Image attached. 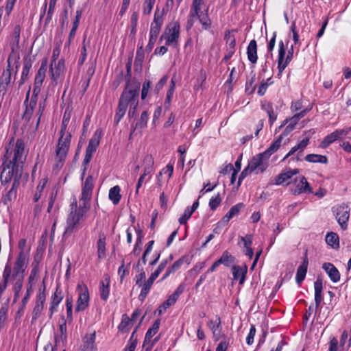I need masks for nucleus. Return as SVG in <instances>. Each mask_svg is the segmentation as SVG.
<instances>
[{
  "instance_id": "f257e3e1",
  "label": "nucleus",
  "mask_w": 351,
  "mask_h": 351,
  "mask_svg": "<svg viewBox=\"0 0 351 351\" xmlns=\"http://www.w3.org/2000/svg\"><path fill=\"white\" fill-rule=\"evenodd\" d=\"M27 154V150L21 139H18L16 142L11 141L9 143L0 167L2 183L6 184L12 179L15 182L19 180L23 173Z\"/></svg>"
},
{
  "instance_id": "f03ea898",
  "label": "nucleus",
  "mask_w": 351,
  "mask_h": 351,
  "mask_svg": "<svg viewBox=\"0 0 351 351\" xmlns=\"http://www.w3.org/2000/svg\"><path fill=\"white\" fill-rule=\"evenodd\" d=\"M141 84L136 81L128 82L121 93L117 112L114 116V121L118 124L125 114L128 107L138 103V95Z\"/></svg>"
},
{
  "instance_id": "7ed1b4c3",
  "label": "nucleus",
  "mask_w": 351,
  "mask_h": 351,
  "mask_svg": "<svg viewBox=\"0 0 351 351\" xmlns=\"http://www.w3.org/2000/svg\"><path fill=\"white\" fill-rule=\"evenodd\" d=\"M90 209V205H86L80 202L77 206L75 200L71 204L70 213L66 219V226L63 236H70L74 232L82 227V222L86 218V215Z\"/></svg>"
},
{
  "instance_id": "20e7f679",
  "label": "nucleus",
  "mask_w": 351,
  "mask_h": 351,
  "mask_svg": "<svg viewBox=\"0 0 351 351\" xmlns=\"http://www.w3.org/2000/svg\"><path fill=\"white\" fill-rule=\"evenodd\" d=\"M29 90L27 93L26 99L24 102L26 106L25 110L23 115V120L29 124L30 129L36 130L38 128L41 117L45 109V99L40 101L38 104V108L34 114V108L37 104L38 97L32 95L28 103Z\"/></svg>"
},
{
  "instance_id": "39448f33",
  "label": "nucleus",
  "mask_w": 351,
  "mask_h": 351,
  "mask_svg": "<svg viewBox=\"0 0 351 351\" xmlns=\"http://www.w3.org/2000/svg\"><path fill=\"white\" fill-rule=\"evenodd\" d=\"M71 139V134L70 133H66V134L64 135H60L58 138L55 157L56 162V165L57 167H61L66 159L70 148Z\"/></svg>"
},
{
  "instance_id": "423d86ee",
  "label": "nucleus",
  "mask_w": 351,
  "mask_h": 351,
  "mask_svg": "<svg viewBox=\"0 0 351 351\" xmlns=\"http://www.w3.org/2000/svg\"><path fill=\"white\" fill-rule=\"evenodd\" d=\"M293 46L291 45L290 49H288L286 58V48L284 42L280 40L278 43V74L277 76L280 78L285 68L288 66L289 62L292 60L293 57Z\"/></svg>"
},
{
  "instance_id": "0eeeda50",
  "label": "nucleus",
  "mask_w": 351,
  "mask_h": 351,
  "mask_svg": "<svg viewBox=\"0 0 351 351\" xmlns=\"http://www.w3.org/2000/svg\"><path fill=\"white\" fill-rule=\"evenodd\" d=\"M180 36V24L178 21L171 23L160 37V40H165L167 45L176 47L178 45Z\"/></svg>"
},
{
  "instance_id": "6e6552de",
  "label": "nucleus",
  "mask_w": 351,
  "mask_h": 351,
  "mask_svg": "<svg viewBox=\"0 0 351 351\" xmlns=\"http://www.w3.org/2000/svg\"><path fill=\"white\" fill-rule=\"evenodd\" d=\"M19 66V62H16L14 64H12V63L9 64V60H7L6 69L3 70L1 75L0 76V93H2L3 94H5L8 86L12 82V73H14L16 75L18 72Z\"/></svg>"
},
{
  "instance_id": "1a4fd4ad",
  "label": "nucleus",
  "mask_w": 351,
  "mask_h": 351,
  "mask_svg": "<svg viewBox=\"0 0 351 351\" xmlns=\"http://www.w3.org/2000/svg\"><path fill=\"white\" fill-rule=\"evenodd\" d=\"M101 132L97 130L93 134V137L89 141L88 145L86 149V155L84 159V168L82 173V178L83 179L85 176L86 170V165L89 163L91 160L93 153L96 151L97 147L99 145Z\"/></svg>"
},
{
  "instance_id": "9d476101",
  "label": "nucleus",
  "mask_w": 351,
  "mask_h": 351,
  "mask_svg": "<svg viewBox=\"0 0 351 351\" xmlns=\"http://www.w3.org/2000/svg\"><path fill=\"white\" fill-rule=\"evenodd\" d=\"M332 211L341 229L343 230H346L348 228V221L350 218V208L349 206L343 204L332 208Z\"/></svg>"
},
{
  "instance_id": "9b49d317",
  "label": "nucleus",
  "mask_w": 351,
  "mask_h": 351,
  "mask_svg": "<svg viewBox=\"0 0 351 351\" xmlns=\"http://www.w3.org/2000/svg\"><path fill=\"white\" fill-rule=\"evenodd\" d=\"M162 23V14L156 10L154 14V20L151 23L149 45L152 46L156 41Z\"/></svg>"
},
{
  "instance_id": "f8f14e48",
  "label": "nucleus",
  "mask_w": 351,
  "mask_h": 351,
  "mask_svg": "<svg viewBox=\"0 0 351 351\" xmlns=\"http://www.w3.org/2000/svg\"><path fill=\"white\" fill-rule=\"evenodd\" d=\"M47 70V59L45 58L42 60L40 67L35 76L33 93L32 95L38 97L40 92L41 86L45 78Z\"/></svg>"
},
{
  "instance_id": "ddd939ff",
  "label": "nucleus",
  "mask_w": 351,
  "mask_h": 351,
  "mask_svg": "<svg viewBox=\"0 0 351 351\" xmlns=\"http://www.w3.org/2000/svg\"><path fill=\"white\" fill-rule=\"evenodd\" d=\"M167 265V261L162 262L157 269L152 274L150 277L147 279V280L143 284V288L141 289V293L139 295V299L141 300H144V299L147 297L151 287L152 286L154 281L158 276L160 272L165 269Z\"/></svg>"
},
{
  "instance_id": "4468645a",
  "label": "nucleus",
  "mask_w": 351,
  "mask_h": 351,
  "mask_svg": "<svg viewBox=\"0 0 351 351\" xmlns=\"http://www.w3.org/2000/svg\"><path fill=\"white\" fill-rule=\"evenodd\" d=\"M46 300L45 285L40 288L36 295V304L32 311V318L36 319L41 315Z\"/></svg>"
},
{
  "instance_id": "2eb2a0df",
  "label": "nucleus",
  "mask_w": 351,
  "mask_h": 351,
  "mask_svg": "<svg viewBox=\"0 0 351 351\" xmlns=\"http://www.w3.org/2000/svg\"><path fill=\"white\" fill-rule=\"evenodd\" d=\"M185 289V286L183 284L180 285L173 293L170 295L167 300L165 301L159 307H158V313L161 315L163 312H165L169 307L173 305L176 301L178 300L180 295L184 292Z\"/></svg>"
},
{
  "instance_id": "dca6fc26",
  "label": "nucleus",
  "mask_w": 351,
  "mask_h": 351,
  "mask_svg": "<svg viewBox=\"0 0 351 351\" xmlns=\"http://www.w3.org/2000/svg\"><path fill=\"white\" fill-rule=\"evenodd\" d=\"M267 161L263 154L259 153L252 157L247 167L250 169V171L258 170L263 172L267 167Z\"/></svg>"
},
{
  "instance_id": "f3484780",
  "label": "nucleus",
  "mask_w": 351,
  "mask_h": 351,
  "mask_svg": "<svg viewBox=\"0 0 351 351\" xmlns=\"http://www.w3.org/2000/svg\"><path fill=\"white\" fill-rule=\"evenodd\" d=\"M93 189V177L92 175L88 176L82 187V197L80 202L86 205H90V199L91 198Z\"/></svg>"
},
{
  "instance_id": "a211bd4d",
  "label": "nucleus",
  "mask_w": 351,
  "mask_h": 351,
  "mask_svg": "<svg viewBox=\"0 0 351 351\" xmlns=\"http://www.w3.org/2000/svg\"><path fill=\"white\" fill-rule=\"evenodd\" d=\"M348 131L346 130L337 129L332 133L326 135L319 143V147L322 149L327 148L330 144L337 141L341 136H346Z\"/></svg>"
},
{
  "instance_id": "6ab92c4d",
  "label": "nucleus",
  "mask_w": 351,
  "mask_h": 351,
  "mask_svg": "<svg viewBox=\"0 0 351 351\" xmlns=\"http://www.w3.org/2000/svg\"><path fill=\"white\" fill-rule=\"evenodd\" d=\"M77 289H80L81 291L77 300L75 311H84L88 306L89 293L86 286L78 285Z\"/></svg>"
},
{
  "instance_id": "aec40b11",
  "label": "nucleus",
  "mask_w": 351,
  "mask_h": 351,
  "mask_svg": "<svg viewBox=\"0 0 351 351\" xmlns=\"http://www.w3.org/2000/svg\"><path fill=\"white\" fill-rule=\"evenodd\" d=\"M65 71L64 60L61 58L58 62H51L49 73L53 81L57 80L62 77Z\"/></svg>"
},
{
  "instance_id": "412c9836",
  "label": "nucleus",
  "mask_w": 351,
  "mask_h": 351,
  "mask_svg": "<svg viewBox=\"0 0 351 351\" xmlns=\"http://www.w3.org/2000/svg\"><path fill=\"white\" fill-rule=\"evenodd\" d=\"M29 263V258H26L23 254H18L13 267L10 265L12 272L25 278V269Z\"/></svg>"
},
{
  "instance_id": "4be33fe9",
  "label": "nucleus",
  "mask_w": 351,
  "mask_h": 351,
  "mask_svg": "<svg viewBox=\"0 0 351 351\" xmlns=\"http://www.w3.org/2000/svg\"><path fill=\"white\" fill-rule=\"evenodd\" d=\"M19 40L20 38H9V46L11 50L8 58L9 64L12 63V64H14L16 62H19Z\"/></svg>"
},
{
  "instance_id": "5701e85b",
  "label": "nucleus",
  "mask_w": 351,
  "mask_h": 351,
  "mask_svg": "<svg viewBox=\"0 0 351 351\" xmlns=\"http://www.w3.org/2000/svg\"><path fill=\"white\" fill-rule=\"evenodd\" d=\"M308 266V252L307 250L305 251L304 254L303 261L301 265L298 267L296 276H295V281L298 285H301L302 282L306 278V275L307 273Z\"/></svg>"
},
{
  "instance_id": "b1692460",
  "label": "nucleus",
  "mask_w": 351,
  "mask_h": 351,
  "mask_svg": "<svg viewBox=\"0 0 351 351\" xmlns=\"http://www.w3.org/2000/svg\"><path fill=\"white\" fill-rule=\"evenodd\" d=\"M64 298V294L62 291L58 287L51 296V302L50 303V307L49 308V317H52L53 313L58 311V307L60 303L62 301Z\"/></svg>"
},
{
  "instance_id": "393cba45",
  "label": "nucleus",
  "mask_w": 351,
  "mask_h": 351,
  "mask_svg": "<svg viewBox=\"0 0 351 351\" xmlns=\"http://www.w3.org/2000/svg\"><path fill=\"white\" fill-rule=\"evenodd\" d=\"M197 19H199L200 23L202 24V26L204 29L208 28V27L210 25V22L206 16V14H197L191 11L189 14V19H188L186 24L187 29H189L193 27L194 22Z\"/></svg>"
},
{
  "instance_id": "a878e982",
  "label": "nucleus",
  "mask_w": 351,
  "mask_h": 351,
  "mask_svg": "<svg viewBox=\"0 0 351 351\" xmlns=\"http://www.w3.org/2000/svg\"><path fill=\"white\" fill-rule=\"evenodd\" d=\"M299 173L298 169H289V170L282 172L279 173L275 178V184L276 185H280L287 182V184H289L290 182H288L289 179H291L294 175H296Z\"/></svg>"
},
{
  "instance_id": "bb28decb",
  "label": "nucleus",
  "mask_w": 351,
  "mask_h": 351,
  "mask_svg": "<svg viewBox=\"0 0 351 351\" xmlns=\"http://www.w3.org/2000/svg\"><path fill=\"white\" fill-rule=\"evenodd\" d=\"M322 268L326 272L332 282H337L339 281L340 273L333 264L325 263L323 264Z\"/></svg>"
},
{
  "instance_id": "cd10ccee",
  "label": "nucleus",
  "mask_w": 351,
  "mask_h": 351,
  "mask_svg": "<svg viewBox=\"0 0 351 351\" xmlns=\"http://www.w3.org/2000/svg\"><path fill=\"white\" fill-rule=\"evenodd\" d=\"M314 289H315V308H318L324 300V297L322 295L323 291V282L322 279L317 278L314 282Z\"/></svg>"
},
{
  "instance_id": "c85d7f7f",
  "label": "nucleus",
  "mask_w": 351,
  "mask_h": 351,
  "mask_svg": "<svg viewBox=\"0 0 351 351\" xmlns=\"http://www.w3.org/2000/svg\"><path fill=\"white\" fill-rule=\"evenodd\" d=\"M247 56L252 64H256L258 60L257 43L256 40H250L247 47Z\"/></svg>"
},
{
  "instance_id": "c756f323",
  "label": "nucleus",
  "mask_w": 351,
  "mask_h": 351,
  "mask_svg": "<svg viewBox=\"0 0 351 351\" xmlns=\"http://www.w3.org/2000/svg\"><path fill=\"white\" fill-rule=\"evenodd\" d=\"M96 335L95 332L90 335H86L84 339V343L82 346L83 351H96L97 347L95 346Z\"/></svg>"
},
{
  "instance_id": "7c9ffc66",
  "label": "nucleus",
  "mask_w": 351,
  "mask_h": 351,
  "mask_svg": "<svg viewBox=\"0 0 351 351\" xmlns=\"http://www.w3.org/2000/svg\"><path fill=\"white\" fill-rule=\"evenodd\" d=\"M309 138L306 137L302 141H300L296 145L293 147L291 150L285 155V156L282 158V161H285L289 157L294 154L297 151H300V153H302L304 149L306 147V146L309 143Z\"/></svg>"
},
{
  "instance_id": "2f4dec72",
  "label": "nucleus",
  "mask_w": 351,
  "mask_h": 351,
  "mask_svg": "<svg viewBox=\"0 0 351 351\" xmlns=\"http://www.w3.org/2000/svg\"><path fill=\"white\" fill-rule=\"evenodd\" d=\"M232 272L233 275V279L235 280L239 279V284L243 285L245 282V276L247 274V267L245 266L243 269L239 266L232 265Z\"/></svg>"
},
{
  "instance_id": "473e14b6",
  "label": "nucleus",
  "mask_w": 351,
  "mask_h": 351,
  "mask_svg": "<svg viewBox=\"0 0 351 351\" xmlns=\"http://www.w3.org/2000/svg\"><path fill=\"white\" fill-rule=\"evenodd\" d=\"M282 136L280 135L276 139H275L269 147L262 154L265 156V160H267L271 155L274 154L281 146Z\"/></svg>"
},
{
  "instance_id": "72a5a7b5",
  "label": "nucleus",
  "mask_w": 351,
  "mask_h": 351,
  "mask_svg": "<svg viewBox=\"0 0 351 351\" xmlns=\"http://www.w3.org/2000/svg\"><path fill=\"white\" fill-rule=\"evenodd\" d=\"M32 66V61L30 58L25 57L24 58L23 66L21 72V77L19 83L20 85L23 84L28 78L30 69Z\"/></svg>"
},
{
  "instance_id": "f704fd0d",
  "label": "nucleus",
  "mask_w": 351,
  "mask_h": 351,
  "mask_svg": "<svg viewBox=\"0 0 351 351\" xmlns=\"http://www.w3.org/2000/svg\"><path fill=\"white\" fill-rule=\"evenodd\" d=\"M303 193H312V188L307 182L306 178L304 176H302L300 177V183L297 185V189L295 193L300 194Z\"/></svg>"
},
{
  "instance_id": "c9c22d12",
  "label": "nucleus",
  "mask_w": 351,
  "mask_h": 351,
  "mask_svg": "<svg viewBox=\"0 0 351 351\" xmlns=\"http://www.w3.org/2000/svg\"><path fill=\"white\" fill-rule=\"evenodd\" d=\"M160 323V319L156 320L155 322L153 324L152 326L150 328H149V330L147 331L145 340L143 342V347L147 346V345L149 343L150 339H152L154 335H155L157 333L159 329Z\"/></svg>"
},
{
  "instance_id": "e433bc0d",
  "label": "nucleus",
  "mask_w": 351,
  "mask_h": 351,
  "mask_svg": "<svg viewBox=\"0 0 351 351\" xmlns=\"http://www.w3.org/2000/svg\"><path fill=\"white\" fill-rule=\"evenodd\" d=\"M82 10H77L75 12V20L73 22V26L70 31L69 38H68V45H70L71 41L74 39L76 30L79 26L80 20L82 16Z\"/></svg>"
},
{
  "instance_id": "4c0bfd02",
  "label": "nucleus",
  "mask_w": 351,
  "mask_h": 351,
  "mask_svg": "<svg viewBox=\"0 0 351 351\" xmlns=\"http://www.w3.org/2000/svg\"><path fill=\"white\" fill-rule=\"evenodd\" d=\"M261 109L266 112L269 117V122L271 126L277 119V114L274 112L273 106L269 102L261 104Z\"/></svg>"
},
{
  "instance_id": "58836bf2",
  "label": "nucleus",
  "mask_w": 351,
  "mask_h": 351,
  "mask_svg": "<svg viewBox=\"0 0 351 351\" xmlns=\"http://www.w3.org/2000/svg\"><path fill=\"white\" fill-rule=\"evenodd\" d=\"M304 159L306 161L312 163L327 164L328 161L327 156L315 154H307Z\"/></svg>"
},
{
  "instance_id": "ea45409f",
  "label": "nucleus",
  "mask_w": 351,
  "mask_h": 351,
  "mask_svg": "<svg viewBox=\"0 0 351 351\" xmlns=\"http://www.w3.org/2000/svg\"><path fill=\"white\" fill-rule=\"evenodd\" d=\"M237 80V72L235 67L231 69L228 78L226 81L223 87L227 89L228 93H231L233 88L232 84Z\"/></svg>"
},
{
  "instance_id": "a19ab883",
  "label": "nucleus",
  "mask_w": 351,
  "mask_h": 351,
  "mask_svg": "<svg viewBox=\"0 0 351 351\" xmlns=\"http://www.w3.org/2000/svg\"><path fill=\"white\" fill-rule=\"evenodd\" d=\"M154 163V162L152 156L149 154L145 155L143 158L142 164L143 172L152 174Z\"/></svg>"
},
{
  "instance_id": "79ce46f5",
  "label": "nucleus",
  "mask_w": 351,
  "mask_h": 351,
  "mask_svg": "<svg viewBox=\"0 0 351 351\" xmlns=\"http://www.w3.org/2000/svg\"><path fill=\"white\" fill-rule=\"evenodd\" d=\"M236 32L237 31L235 29H232V30L226 31L225 32L224 39L226 40L227 48L235 49L236 38H235L234 32Z\"/></svg>"
},
{
  "instance_id": "37998d69",
  "label": "nucleus",
  "mask_w": 351,
  "mask_h": 351,
  "mask_svg": "<svg viewBox=\"0 0 351 351\" xmlns=\"http://www.w3.org/2000/svg\"><path fill=\"white\" fill-rule=\"evenodd\" d=\"M106 237L104 234L99 236L97 241V256L99 259L104 258L106 256Z\"/></svg>"
},
{
  "instance_id": "c03bdc74",
  "label": "nucleus",
  "mask_w": 351,
  "mask_h": 351,
  "mask_svg": "<svg viewBox=\"0 0 351 351\" xmlns=\"http://www.w3.org/2000/svg\"><path fill=\"white\" fill-rule=\"evenodd\" d=\"M206 10L203 0H193L191 11L197 14H206Z\"/></svg>"
},
{
  "instance_id": "a18cd8bd",
  "label": "nucleus",
  "mask_w": 351,
  "mask_h": 351,
  "mask_svg": "<svg viewBox=\"0 0 351 351\" xmlns=\"http://www.w3.org/2000/svg\"><path fill=\"white\" fill-rule=\"evenodd\" d=\"M110 280L108 278H106L104 280H102L100 283V296L104 300H106L108 298L110 289H109Z\"/></svg>"
},
{
  "instance_id": "49530a36",
  "label": "nucleus",
  "mask_w": 351,
  "mask_h": 351,
  "mask_svg": "<svg viewBox=\"0 0 351 351\" xmlns=\"http://www.w3.org/2000/svg\"><path fill=\"white\" fill-rule=\"evenodd\" d=\"M149 119V115L147 111H143L141 113L139 120L136 123L134 128H133L130 135L132 132L137 129H143L147 126V123Z\"/></svg>"
},
{
  "instance_id": "de8ad7c7",
  "label": "nucleus",
  "mask_w": 351,
  "mask_h": 351,
  "mask_svg": "<svg viewBox=\"0 0 351 351\" xmlns=\"http://www.w3.org/2000/svg\"><path fill=\"white\" fill-rule=\"evenodd\" d=\"M120 187L114 186L111 188L109 191V199L113 202L114 204H117L121 199Z\"/></svg>"
},
{
  "instance_id": "09e8293b",
  "label": "nucleus",
  "mask_w": 351,
  "mask_h": 351,
  "mask_svg": "<svg viewBox=\"0 0 351 351\" xmlns=\"http://www.w3.org/2000/svg\"><path fill=\"white\" fill-rule=\"evenodd\" d=\"M62 322L60 324L59 332L60 335L55 337L56 343H59L60 341H64L66 338V320L64 317L62 318Z\"/></svg>"
},
{
  "instance_id": "8fccbe9b",
  "label": "nucleus",
  "mask_w": 351,
  "mask_h": 351,
  "mask_svg": "<svg viewBox=\"0 0 351 351\" xmlns=\"http://www.w3.org/2000/svg\"><path fill=\"white\" fill-rule=\"evenodd\" d=\"M326 242L334 248H337L339 245V237L337 233L329 232L326 234Z\"/></svg>"
},
{
  "instance_id": "3c124183",
  "label": "nucleus",
  "mask_w": 351,
  "mask_h": 351,
  "mask_svg": "<svg viewBox=\"0 0 351 351\" xmlns=\"http://www.w3.org/2000/svg\"><path fill=\"white\" fill-rule=\"evenodd\" d=\"M132 322V321L126 315H123L118 327L119 330L123 332H127Z\"/></svg>"
},
{
  "instance_id": "603ef678",
  "label": "nucleus",
  "mask_w": 351,
  "mask_h": 351,
  "mask_svg": "<svg viewBox=\"0 0 351 351\" xmlns=\"http://www.w3.org/2000/svg\"><path fill=\"white\" fill-rule=\"evenodd\" d=\"M256 75L254 73L252 77L246 82L245 92L252 94L256 89Z\"/></svg>"
},
{
  "instance_id": "864d4df0",
  "label": "nucleus",
  "mask_w": 351,
  "mask_h": 351,
  "mask_svg": "<svg viewBox=\"0 0 351 351\" xmlns=\"http://www.w3.org/2000/svg\"><path fill=\"white\" fill-rule=\"evenodd\" d=\"M234 258L230 255L228 252H224L221 256V264H223L226 266L234 265Z\"/></svg>"
},
{
  "instance_id": "5fc2aeb1",
  "label": "nucleus",
  "mask_w": 351,
  "mask_h": 351,
  "mask_svg": "<svg viewBox=\"0 0 351 351\" xmlns=\"http://www.w3.org/2000/svg\"><path fill=\"white\" fill-rule=\"evenodd\" d=\"M182 263H183V261L181 259L176 261L170 267H169L167 269L163 278H167L171 273H173L176 270H178L180 267V266L182 265Z\"/></svg>"
},
{
  "instance_id": "6e6d98bb",
  "label": "nucleus",
  "mask_w": 351,
  "mask_h": 351,
  "mask_svg": "<svg viewBox=\"0 0 351 351\" xmlns=\"http://www.w3.org/2000/svg\"><path fill=\"white\" fill-rule=\"evenodd\" d=\"M26 243H27V241H26V239H22L19 241L18 246H19V248L20 249V252L19 253V254H23V256H25V257L26 258H29V249H27V250L25 249Z\"/></svg>"
},
{
  "instance_id": "4d7b16f0",
  "label": "nucleus",
  "mask_w": 351,
  "mask_h": 351,
  "mask_svg": "<svg viewBox=\"0 0 351 351\" xmlns=\"http://www.w3.org/2000/svg\"><path fill=\"white\" fill-rule=\"evenodd\" d=\"M136 330L137 328H136L132 332L129 340V346L125 348V351H134L137 344V340L136 339H134V337Z\"/></svg>"
},
{
  "instance_id": "13d9d810",
  "label": "nucleus",
  "mask_w": 351,
  "mask_h": 351,
  "mask_svg": "<svg viewBox=\"0 0 351 351\" xmlns=\"http://www.w3.org/2000/svg\"><path fill=\"white\" fill-rule=\"evenodd\" d=\"M156 0H145L143 5V14H149L152 10Z\"/></svg>"
},
{
  "instance_id": "bf43d9fd",
  "label": "nucleus",
  "mask_w": 351,
  "mask_h": 351,
  "mask_svg": "<svg viewBox=\"0 0 351 351\" xmlns=\"http://www.w3.org/2000/svg\"><path fill=\"white\" fill-rule=\"evenodd\" d=\"M256 332L255 326L252 324L250 326V332L246 337V343L247 345H252L253 343Z\"/></svg>"
},
{
  "instance_id": "052dcab7",
  "label": "nucleus",
  "mask_w": 351,
  "mask_h": 351,
  "mask_svg": "<svg viewBox=\"0 0 351 351\" xmlns=\"http://www.w3.org/2000/svg\"><path fill=\"white\" fill-rule=\"evenodd\" d=\"M66 307L67 318L70 320L72 319V308H73V299L71 297H67L66 300Z\"/></svg>"
},
{
  "instance_id": "680f3d73",
  "label": "nucleus",
  "mask_w": 351,
  "mask_h": 351,
  "mask_svg": "<svg viewBox=\"0 0 351 351\" xmlns=\"http://www.w3.org/2000/svg\"><path fill=\"white\" fill-rule=\"evenodd\" d=\"M230 338L221 335V351H227L230 345Z\"/></svg>"
},
{
  "instance_id": "e2e57ef3",
  "label": "nucleus",
  "mask_w": 351,
  "mask_h": 351,
  "mask_svg": "<svg viewBox=\"0 0 351 351\" xmlns=\"http://www.w3.org/2000/svg\"><path fill=\"white\" fill-rule=\"evenodd\" d=\"M210 210L213 211L215 210L219 206V194H217L215 197H213L208 203Z\"/></svg>"
},
{
  "instance_id": "0e129e2a",
  "label": "nucleus",
  "mask_w": 351,
  "mask_h": 351,
  "mask_svg": "<svg viewBox=\"0 0 351 351\" xmlns=\"http://www.w3.org/2000/svg\"><path fill=\"white\" fill-rule=\"evenodd\" d=\"M193 213L189 210V208H186L183 213V215L180 217L179 222L180 224H184L186 223L188 219L191 217Z\"/></svg>"
},
{
  "instance_id": "69168bd1",
  "label": "nucleus",
  "mask_w": 351,
  "mask_h": 351,
  "mask_svg": "<svg viewBox=\"0 0 351 351\" xmlns=\"http://www.w3.org/2000/svg\"><path fill=\"white\" fill-rule=\"evenodd\" d=\"M302 103L303 102H302V99L293 101L291 104V107H290L291 112H293L300 110L303 107Z\"/></svg>"
},
{
  "instance_id": "338daca9",
  "label": "nucleus",
  "mask_w": 351,
  "mask_h": 351,
  "mask_svg": "<svg viewBox=\"0 0 351 351\" xmlns=\"http://www.w3.org/2000/svg\"><path fill=\"white\" fill-rule=\"evenodd\" d=\"M276 36H277V33L276 32H274L273 33L272 37L269 40L267 45V51H268V53H270L271 54V53L274 49V47H275Z\"/></svg>"
},
{
  "instance_id": "774afa93",
  "label": "nucleus",
  "mask_w": 351,
  "mask_h": 351,
  "mask_svg": "<svg viewBox=\"0 0 351 351\" xmlns=\"http://www.w3.org/2000/svg\"><path fill=\"white\" fill-rule=\"evenodd\" d=\"M151 87V82L149 81L145 82L143 84L142 91H141V99H144L147 95L149 90Z\"/></svg>"
}]
</instances>
